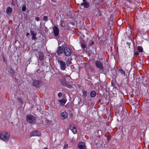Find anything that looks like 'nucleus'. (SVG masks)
I'll return each mask as SVG.
<instances>
[{"label":"nucleus","mask_w":149,"mask_h":149,"mask_svg":"<svg viewBox=\"0 0 149 149\" xmlns=\"http://www.w3.org/2000/svg\"><path fill=\"white\" fill-rule=\"evenodd\" d=\"M10 134L6 132H3L0 134V139L3 141L6 142L9 139Z\"/></svg>","instance_id":"nucleus-1"},{"label":"nucleus","mask_w":149,"mask_h":149,"mask_svg":"<svg viewBox=\"0 0 149 149\" xmlns=\"http://www.w3.org/2000/svg\"><path fill=\"white\" fill-rule=\"evenodd\" d=\"M27 121L30 123L34 124L36 122V118L31 115H28L26 118Z\"/></svg>","instance_id":"nucleus-2"},{"label":"nucleus","mask_w":149,"mask_h":149,"mask_svg":"<svg viewBox=\"0 0 149 149\" xmlns=\"http://www.w3.org/2000/svg\"><path fill=\"white\" fill-rule=\"evenodd\" d=\"M58 62L60 66L61 69L63 70H65L66 68V63L62 60H58Z\"/></svg>","instance_id":"nucleus-3"},{"label":"nucleus","mask_w":149,"mask_h":149,"mask_svg":"<svg viewBox=\"0 0 149 149\" xmlns=\"http://www.w3.org/2000/svg\"><path fill=\"white\" fill-rule=\"evenodd\" d=\"M63 52L65 55L67 56H69L71 54V52L70 49L68 47L64 48Z\"/></svg>","instance_id":"nucleus-4"},{"label":"nucleus","mask_w":149,"mask_h":149,"mask_svg":"<svg viewBox=\"0 0 149 149\" xmlns=\"http://www.w3.org/2000/svg\"><path fill=\"white\" fill-rule=\"evenodd\" d=\"M40 80L35 79L33 80L32 84L33 86L36 88H39L40 86Z\"/></svg>","instance_id":"nucleus-5"},{"label":"nucleus","mask_w":149,"mask_h":149,"mask_svg":"<svg viewBox=\"0 0 149 149\" xmlns=\"http://www.w3.org/2000/svg\"><path fill=\"white\" fill-rule=\"evenodd\" d=\"M95 65L96 67L100 70H103L104 67L102 63L99 61L97 60L95 62Z\"/></svg>","instance_id":"nucleus-6"},{"label":"nucleus","mask_w":149,"mask_h":149,"mask_svg":"<svg viewBox=\"0 0 149 149\" xmlns=\"http://www.w3.org/2000/svg\"><path fill=\"white\" fill-rule=\"evenodd\" d=\"M65 79H64L63 80L61 81V84L64 86L69 88H71L72 87V86L69 84H68L67 82L65 81Z\"/></svg>","instance_id":"nucleus-7"},{"label":"nucleus","mask_w":149,"mask_h":149,"mask_svg":"<svg viewBox=\"0 0 149 149\" xmlns=\"http://www.w3.org/2000/svg\"><path fill=\"white\" fill-rule=\"evenodd\" d=\"M41 134V132L39 131H36L33 132L30 134L31 137L33 136H40Z\"/></svg>","instance_id":"nucleus-8"},{"label":"nucleus","mask_w":149,"mask_h":149,"mask_svg":"<svg viewBox=\"0 0 149 149\" xmlns=\"http://www.w3.org/2000/svg\"><path fill=\"white\" fill-rule=\"evenodd\" d=\"M78 148L79 149H86L85 143L83 142H80L79 143Z\"/></svg>","instance_id":"nucleus-9"},{"label":"nucleus","mask_w":149,"mask_h":149,"mask_svg":"<svg viewBox=\"0 0 149 149\" xmlns=\"http://www.w3.org/2000/svg\"><path fill=\"white\" fill-rule=\"evenodd\" d=\"M53 31L54 36H58L59 32L58 28L56 26H54L53 28Z\"/></svg>","instance_id":"nucleus-10"},{"label":"nucleus","mask_w":149,"mask_h":149,"mask_svg":"<svg viewBox=\"0 0 149 149\" xmlns=\"http://www.w3.org/2000/svg\"><path fill=\"white\" fill-rule=\"evenodd\" d=\"M64 47L62 46H59L58 47L56 52L58 55L61 54L63 52Z\"/></svg>","instance_id":"nucleus-11"},{"label":"nucleus","mask_w":149,"mask_h":149,"mask_svg":"<svg viewBox=\"0 0 149 149\" xmlns=\"http://www.w3.org/2000/svg\"><path fill=\"white\" fill-rule=\"evenodd\" d=\"M68 116V113L66 112H63L61 114L60 118L61 119L64 120Z\"/></svg>","instance_id":"nucleus-12"},{"label":"nucleus","mask_w":149,"mask_h":149,"mask_svg":"<svg viewBox=\"0 0 149 149\" xmlns=\"http://www.w3.org/2000/svg\"><path fill=\"white\" fill-rule=\"evenodd\" d=\"M67 101L66 99H62L59 100L58 102L61 106H63L65 103Z\"/></svg>","instance_id":"nucleus-13"},{"label":"nucleus","mask_w":149,"mask_h":149,"mask_svg":"<svg viewBox=\"0 0 149 149\" xmlns=\"http://www.w3.org/2000/svg\"><path fill=\"white\" fill-rule=\"evenodd\" d=\"M70 129L72 131L74 134L77 133L76 128L74 126H72L71 125L70 126Z\"/></svg>","instance_id":"nucleus-14"},{"label":"nucleus","mask_w":149,"mask_h":149,"mask_svg":"<svg viewBox=\"0 0 149 149\" xmlns=\"http://www.w3.org/2000/svg\"><path fill=\"white\" fill-rule=\"evenodd\" d=\"M31 34L32 36V39L33 40H35L37 39L36 38V33H35L34 31H31Z\"/></svg>","instance_id":"nucleus-15"},{"label":"nucleus","mask_w":149,"mask_h":149,"mask_svg":"<svg viewBox=\"0 0 149 149\" xmlns=\"http://www.w3.org/2000/svg\"><path fill=\"white\" fill-rule=\"evenodd\" d=\"M38 55L39 56V58L40 61H42L44 59V55L42 52H39Z\"/></svg>","instance_id":"nucleus-16"},{"label":"nucleus","mask_w":149,"mask_h":149,"mask_svg":"<svg viewBox=\"0 0 149 149\" xmlns=\"http://www.w3.org/2000/svg\"><path fill=\"white\" fill-rule=\"evenodd\" d=\"M81 45L82 48L84 49V51H86L87 50L86 46L84 42L82 41L81 42Z\"/></svg>","instance_id":"nucleus-17"},{"label":"nucleus","mask_w":149,"mask_h":149,"mask_svg":"<svg viewBox=\"0 0 149 149\" xmlns=\"http://www.w3.org/2000/svg\"><path fill=\"white\" fill-rule=\"evenodd\" d=\"M81 6H84L85 8H88L89 7V3L87 2H83L81 3Z\"/></svg>","instance_id":"nucleus-18"},{"label":"nucleus","mask_w":149,"mask_h":149,"mask_svg":"<svg viewBox=\"0 0 149 149\" xmlns=\"http://www.w3.org/2000/svg\"><path fill=\"white\" fill-rule=\"evenodd\" d=\"M12 11V9L10 7L8 8L6 10L7 13L8 15H10L11 14Z\"/></svg>","instance_id":"nucleus-19"},{"label":"nucleus","mask_w":149,"mask_h":149,"mask_svg":"<svg viewBox=\"0 0 149 149\" xmlns=\"http://www.w3.org/2000/svg\"><path fill=\"white\" fill-rule=\"evenodd\" d=\"M96 92L95 91H92L91 92L90 95L92 97H95L96 96Z\"/></svg>","instance_id":"nucleus-20"},{"label":"nucleus","mask_w":149,"mask_h":149,"mask_svg":"<svg viewBox=\"0 0 149 149\" xmlns=\"http://www.w3.org/2000/svg\"><path fill=\"white\" fill-rule=\"evenodd\" d=\"M94 44V42L93 40H90L89 41L88 46V47H91Z\"/></svg>","instance_id":"nucleus-21"},{"label":"nucleus","mask_w":149,"mask_h":149,"mask_svg":"<svg viewBox=\"0 0 149 149\" xmlns=\"http://www.w3.org/2000/svg\"><path fill=\"white\" fill-rule=\"evenodd\" d=\"M119 72H120L121 74L123 75L124 76L125 75V72L122 69H120L118 70Z\"/></svg>","instance_id":"nucleus-22"},{"label":"nucleus","mask_w":149,"mask_h":149,"mask_svg":"<svg viewBox=\"0 0 149 149\" xmlns=\"http://www.w3.org/2000/svg\"><path fill=\"white\" fill-rule=\"evenodd\" d=\"M137 49L138 51L139 52H140L141 53L143 52V49L140 46H139L137 47Z\"/></svg>","instance_id":"nucleus-23"},{"label":"nucleus","mask_w":149,"mask_h":149,"mask_svg":"<svg viewBox=\"0 0 149 149\" xmlns=\"http://www.w3.org/2000/svg\"><path fill=\"white\" fill-rule=\"evenodd\" d=\"M72 62L69 59H68L66 61V64L68 66H69V65L71 64Z\"/></svg>","instance_id":"nucleus-24"},{"label":"nucleus","mask_w":149,"mask_h":149,"mask_svg":"<svg viewBox=\"0 0 149 149\" xmlns=\"http://www.w3.org/2000/svg\"><path fill=\"white\" fill-rule=\"evenodd\" d=\"M82 93L84 97L86 98L87 95V92L86 91L84 90L82 91Z\"/></svg>","instance_id":"nucleus-25"},{"label":"nucleus","mask_w":149,"mask_h":149,"mask_svg":"<svg viewBox=\"0 0 149 149\" xmlns=\"http://www.w3.org/2000/svg\"><path fill=\"white\" fill-rule=\"evenodd\" d=\"M10 72L12 76H14L15 74V71L12 69L10 70Z\"/></svg>","instance_id":"nucleus-26"},{"label":"nucleus","mask_w":149,"mask_h":149,"mask_svg":"<svg viewBox=\"0 0 149 149\" xmlns=\"http://www.w3.org/2000/svg\"><path fill=\"white\" fill-rule=\"evenodd\" d=\"M17 99L19 100V102H20L22 104H23V102L21 98L19 97Z\"/></svg>","instance_id":"nucleus-27"},{"label":"nucleus","mask_w":149,"mask_h":149,"mask_svg":"<svg viewBox=\"0 0 149 149\" xmlns=\"http://www.w3.org/2000/svg\"><path fill=\"white\" fill-rule=\"evenodd\" d=\"M26 9V6L25 5H23L22 6V11H25Z\"/></svg>","instance_id":"nucleus-28"},{"label":"nucleus","mask_w":149,"mask_h":149,"mask_svg":"<svg viewBox=\"0 0 149 149\" xmlns=\"http://www.w3.org/2000/svg\"><path fill=\"white\" fill-rule=\"evenodd\" d=\"M94 2V3L97 4H98L99 3V1H97L95 0H93Z\"/></svg>","instance_id":"nucleus-29"},{"label":"nucleus","mask_w":149,"mask_h":149,"mask_svg":"<svg viewBox=\"0 0 149 149\" xmlns=\"http://www.w3.org/2000/svg\"><path fill=\"white\" fill-rule=\"evenodd\" d=\"M139 53L137 51L135 52L134 53V55L136 56L139 55Z\"/></svg>","instance_id":"nucleus-30"},{"label":"nucleus","mask_w":149,"mask_h":149,"mask_svg":"<svg viewBox=\"0 0 149 149\" xmlns=\"http://www.w3.org/2000/svg\"><path fill=\"white\" fill-rule=\"evenodd\" d=\"M43 19L44 21H47V17L46 16H44Z\"/></svg>","instance_id":"nucleus-31"},{"label":"nucleus","mask_w":149,"mask_h":149,"mask_svg":"<svg viewBox=\"0 0 149 149\" xmlns=\"http://www.w3.org/2000/svg\"><path fill=\"white\" fill-rule=\"evenodd\" d=\"M62 95V93L61 92L59 93L58 94V96L59 97H61Z\"/></svg>","instance_id":"nucleus-32"},{"label":"nucleus","mask_w":149,"mask_h":149,"mask_svg":"<svg viewBox=\"0 0 149 149\" xmlns=\"http://www.w3.org/2000/svg\"><path fill=\"white\" fill-rule=\"evenodd\" d=\"M35 19L37 21H39V18L38 17H36L35 18Z\"/></svg>","instance_id":"nucleus-33"},{"label":"nucleus","mask_w":149,"mask_h":149,"mask_svg":"<svg viewBox=\"0 0 149 149\" xmlns=\"http://www.w3.org/2000/svg\"><path fill=\"white\" fill-rule=\"evenodd\" d=\"M51 1L54 3H56V0H51Z\"/></svg>","instance_id":"nucleus-34"},{"label":"nucleus","mask_w":149,"mask_h":149,"mask_svg":"<svg viewBox=\"0 0 149 149\" xmlns=\"http://www.w3.org/2000/svg\"><path fill=\"white\" fill-rule=\"evenodd\" d=\"M68 147V145L67 144H65L64 145V147Z\"/></svg>","instance_id":"nucleus-35"},{"label":"nucleus","mask_w":149,"mask_h":149,"mask_svg":"<svg viewBox=\"0 0 149 149\" xmlns=\"http://www.w3.org/2000/svg\"><path fill=\"white\" fill-rule=\"evenodd\" d=\"M26 35L27 36H28L29 35V33H26Z\"/></svg>","instance_id":"nucleus-36"},{"label":"nucleus","mask_w":149,"mask_h":149,"mask_svg":"<svg viewBox=\"0 0 149 149\" xmlns=\"http://www.w3.org/2000/svg\"><path fill=\"white\" fill-rule=\"evenodd\" d=\"M127 44L129 45V46H130V43H129V42H127Z\"/></svg>","instance_id":"nucleus-37"},{"label":"nucleus","mask_w":149,"mask_h":149,"mask_svg":"<svg viewBox=\"0 0 149 149\" xmlns=\"http://www.w3.org/2000/svg\"><path fill=\"white\" fill-rule=\"evenodd\" d=\"M83 2H86V0H82Z\"/></svg>","instance_id":"nucleus-38"},{"label":"nucleus","mask_w":149,"mask_h":149,"mask_svg":"<svg viewBox=\"0 0 149 149\" xmlns=\"http://www.w3.org/2000/svg\"><path fill=\"white\" fill-rule=\"evenodd\" d=\"M104 0H101V2H103L104 1Z\"/></svg>","instance_id":"nucleus-39"},{"label":"nucleus","mask_w":149,"mask_h":149,"mask_svg":"<svg viewBox=\"0 0 149 149\" xmlns=\"http://www.w3.org/2000/svg\"><path fill=\"white\" fill-rule=\"evenodd\" d=\"M43 149H48V148L46 147H45Z\"/></svg>","instance_id":"nucleus-40"},{"label":"nucleus","mask_w":149,"mask_h":149,"mask_svg":"<svg viewBox=\"0 0 149 149\" xmlns=\"http://www.w3.org/2000/svg\"><path fill=\"white\" fill-rule=\"evenodd\" d=\"M127 1L129 2H130V0H127Z\"/></svg>","instance_id":"nucleus-41"}]
</instances>
